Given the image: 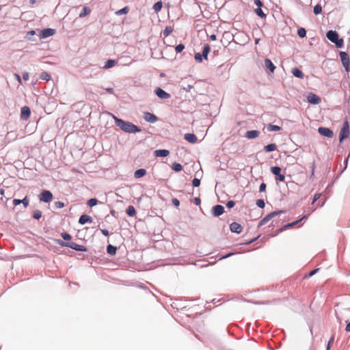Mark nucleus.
<instances>
[{"mask_svg": "<svg viewBox=\"0 0 350 350\" xmlns=\"http://www.w3.org/2000/svg\"><path fill=\"white\" fill-rule=\"evenodd\" d=\"M113 118L115 120L116 126H118L122 131L125 133H135L142 131L139 127L130 122L124 121L115 116H113Z\"/></svg>", "mask_w": 350, "mask_h": 350, "instance_id": "nucleus-1", "label": "nucleus"}, {"mask_svg": "<svg viewBox=\"0 0 350 350\" xmlns=\"http://www.w3.org/2000/svg\"><path fill=\"white\" fill-rule=\"evenodd\" d=\"M327 38L332 42L334 43L338 48H342L344 45L343 39H339L338 34L336 31L329 30L327 32Z\"/></svg>", "mask_w": 350, "mask_h": 350, "instance_id": "nucleus-2", "label": "nucleus"}, {"mask_svg": "<svg viewBox=\"0 0 350 350\" xmlns=\"http://www.w3.org/2000/svg\"><path fill=\"white\" fill-rule=\"evenodd\" d=\"M58 243L63 247H68L72 250H75L76 251L79 252H86L87 248L81 245H79L74 242H64L62 241H59Z\"/></svg>", "mask_w": 350, "mask_h": 350, "instance_id": "nucleus-3", "label": "nucleus"}, {"mask_svg": "<svg viewBox=\"0 0 350 350\" xmlns=\"http://www.w3.org/2000/svg\"><path fill=\"white\" fill-rule=\"evenodd\" d=\"M349 135V124L347 120L343 123L342 127L340 129L339 135V142L342 143Z\"/></svg>", "mask_w": 350, "mask_h": 350, "instance_id": "nucleus-4", "label": "nucleus"}, {"mask_svg": "<svg viewBox=\"0 0 350 350\" xmlns=\"http://www.w3.org/2000/svg\"><path fill=\"white\" fill-rule=\"evenodd\" d=\"M284 211H274L269 214H268L266 217H265L262 219L260 220V221L258 224V227H260L267 223H268L271 219H273L274 217L277 216L278 215L284 213Z\"/></svg>", "mask_w": 350, "mask_h": 350, "instance_id": "nucleus-5", "label": "nucleus"}, {"mask_svg": "<svg viewBox=\"0 0 350 350\" xmlns=\"http://www.w3.org/2000/svg\"><path fill=\"white\" fill-rule=\"evenodd\" d=\"M39 200L44 202H49L53 200V194L50 191L44 190L40 194Z\"/></svg>", "mask_w": 350, "mask_h": 350, "instance_id": "nucleus-6", "label": "nucleus"}, {"mask_svg": "<svg viewBox=\"0 0 350 350\" xmlns=\"http://www.w3.org/2000/svg\"><path fill=\"white\" fill-rule=\"evenodd\" d=\"M340 57L342 63V65L347 70H349L350 65V60L348 54L346 52H340Z\"/></svg>", "mask_w": 350, "mask_h": 350, "instance_id": "nucleus-7", "label": "nucleus"}, {"mask_svg": "<svg viewBox=\"0 0 350 350\" xmlns=\"http://www.w3.org/2000/svg\"><path fill=\"white\" fill-rule=\"evenodd\" d=\"M318 132L321 135L329 137V138H332L334 136L333 131L329 128L319 127L318 129Z\"/></svg>", "mask_w": 350, "mask_h": 350, "instance_id": "nucleus-8", "label": "nucleus"}, {"mask_svg": "<svg viewBox=\"0 0 350 350\" xmlns=\"http://www.w3.org/2000/svg\"><path fill=\"white\" fill-rule=\"evenodd\" d=\"M254 4L256 6H258V8L255 10V13L262 18H265L266 14L263 12V11L260 8L263 5L262 1L260 0H254Z\"/></svg>", "mask_w": 350, "mask_h": 350, "instance_id": "nucleus-9", "label": "nucleus"}, {"mask_svg": "<svg viewBox=\"0 0 350 350\" xmlns=\"http://www.w3.org/2000/svg\"><path fill=\"white\" fill-rule=\"evenodd\" d=\"M31 115L30 108L27 106H24L21 108V118L23 120H27Z\"/></svg>", "mask_w": 350, "mask_h": 350, "instance_id": "nucleus-10", "label": "nucleus"}, {"mask_svg": "<svg viewBox=\"0 0 350 350\" xmlns=\"http://www.w3.org/2000/svg\"><path fill=\"white\" fill-rule=\"evenodd\" d=\"M307 100L308 103H310L311 104L317 105V104L320 103L321 100L319 96H317L313 93H310L307 96Z\"/></svg>", "mask_w": 350, "mask_h": 350, "instance_id": "nucleus-11", "label": "nucleus"}, {"mask_svg": "<svg viewBox=\"0 0 350 350\" xmlns=\"http://www.w3.org/2000/svg\"><path fill=\"white\" fill-rule=\"evenodd\" d=\"M55 33V29L47 28L41 31L40 37V38H46L49 36H53Z\"/></svg>", "mask_w": 350, "mask_h": 350, "instance_id": "nucleus-12", "label": "nucleus"}, {"mask_svg": "<svg viewBox=\"0 0 350 350\" xmlns=\"http://www.w3.org/2000/svg\"><path fill=\"white\" fill-rule=\"evenodd\" d=\"M224 212V208L221 205H215L212 208V213L215 217L222 215Z\"/></svg>", "mask_w": 350, "mask_h": 350, "instance_id": "nucleus-13", "label": "nucleus"}, {"mask_svg": "<svg viewBox=\"0 0 350 350\" xmlns=\"http://www.w3.org/2000/svg\"><path fill=\"white\" fill-rule=\"evenodd\" d=\"M155 94L158 97L162 99H167L170 97V94L165 92L160 88H158L155 90Z\"/></svg>", "mask_w": 350, "mask_h": 350, "instance_id": "nucleus-14", "label": "nucleus"}, {"mask_svg": "<svg viewBox=\"0 0 350 350\" xmlns=\"http://www.w3.org/2000/svg\"><path fill=\"white\" fill-rule=\"evenodd\" d=\"M230 229L231 232H235L237 234H240L243 230V228H242L241 225L237 222L232 223L230 225Z\"/></svg>", "mask_w": 350, "mask_h": 350, "instance_id": "nucleus-15", "label": "nucleus"}, {"mask_svg": "<svg viewBox=\"0 0 350 350\" xmlns=\"http://www.w3.org/2000/svg\"><path fill=\"white\" fill-rule=\"evenodd\" d=\"M144 118L146 121L151 123H154L157 122L158 120L157 117L155 115L150 112H145L144 113Z\"/></svg>", "mask_w": 350, "mask_h": 350, "instance_id": "nucleus-16", "label": "nucleus"}, {"mask_svg": "<svg viewBox=\"0 0 350 350\" xmlns=\"http://www.w3.org/2000/svg\"><path fill=\"white\" fill-rule=\"evenodd\" d=\"M307 217H308L306 215H304L301 219H300L296 221L286 224L283 227H282L280 229H279L278 232H280L283 231L284 230L288 229L289 228H292V227L295 226L296 224H297L300 221H301L302 219H306Z\"/></svg>", "mask_w": 350, "mask_h": 350, "instance_id": "nucleus-17", "label": "nucleus"}, {"mask_svg": "<svg viewBox=\"0 0 350 350\" xmlns=\"http://www.w3.org/2000/svg\"><path fill=\"white\" fill-rule=\"evenodd\" d=\"M260 135V132L256 130L248 131L245 133V137L247 139H255Z\"/></svg>", "mask_w": 350, "mask_h": 350, "instance_id": "nucleus-18", "label": "nucleus"}, {"mask_svg": "<svg viewBox=\"0 0 350 350\" xmlns=\"http://www.w3.org/2000/svg\"><path fill=\"white\" fill-rule=\"evenodd\" d=\"M88 222H92V217L88 215H82L79 219V223L83 225Z\"/></svg>", "mask_w": 350, "mask_h": 350, "instance_id": "nucleus-19", "label": "nucleus"}, {"mask_svg": "<svg viewBox=\"0 0 350 350\" xmlns=\"http://www.w3.org/2000/svg\"><path fill=\"white\" fill-rule=\"evenodd\" d=\"M170 154L167 150H157L154 151V155L159 157H165Z\"/></svg>", "mask_w": 350, "mask_h": 350, "instance_id": "nucleus-20", "label": "nucleus"}, {"mask_svg": "<svg viewBox=\"0 0 350 350\" xmlns=\"http://www.w3.org/2000/svg\"><path fill=\"white\" fill-rule=\"evenodd\" d=\"M265 67L271 71V72H274V70L275 69V66H274V64L272 63V62L270 59H266L265 60Z\"/></svg>", "mask_w": 350, "mask_h": 350, "instance_id": "nucleus-21", "label": "nucleus"}, {"mask_svg": "<svg viewBox=\"0 0 350 350\" xmlns=\"http://www.w3.org/2000/svg\"><path fill=\"white\" fill-rule=\"evenodd\" d=\"M185 139L190 143H196L198 140L194 134L187 133L185 135Z\"/></svg>", "mask_w": 350, "mask_h": 350, "instance_id": "nucleus-22", "label": "nucleus"}, {"mask_svg": "<svg viewBox=\"0 0 350 350\" xmlns=\"http://www.w3.org/2000/svg\"><path fill=\"white\" fill-rule=\"evenodd\" d=\"M292 73L295 77L299 78V79H303L304 77V75L302 72V71L297 68H294L292 69Z\"/></svg>", "mask_w": 350, "mask_h": 350, "instance_id": "nucleus-23", "label": "nucleus"}, {"mask_svg": "<svg viewBox=\"0 0 350 350\" xmlns=\"http://www.w3.org/2000/svg\"><path fill=\"white\" fill-rule=\"evenodd\" d=\"M146 174V171L144 169H139L135 172L134 176L136 178L143 177Z\"/></svg>", "mask_w": 350, "mask_h": 350, "instance_id": "nucleus-24", "label": "nucleus"}, {"mask_svg": "<svg viewBox=\"0 0 350 350\" xmlns=\"http://www.w3.org/2000/svg\"><path fill=\"white\" fill-rule=\"evenodd\" d=\"M126 213L130 217H134L136 215V211L133 206H129L126 210Z\"/></svg>", "mask_w": 350, "mask_h": 350, "instance_id": "nucleus-25", "label": "nucleus"}, {"mask_svg": "<svg viewBox=\"0 0 350 350\" xmlns=\"http://www.w3.org/2000/svg\"><path fill=\"white\" fill-rule=\"evenodd\" d=\"M210 52V46L208 44H206L204 45V47H203V51H202V56L204 57V58L205 59H207L208 58V55Z\"/></svg>", "mask_w": 350, "mask_h": 350, "instance_id": "nucleus-26", "label": "nucleus"}, {"mask_svg": "<svg viewBox=\"0 0 350 350\" xmlns=\"http://www.w3.org/2000/svg\"><path fill=\"white\" fill-rule=\"evenodd\" d=\"M117 251V247L112 245H108L107 247V252L109 255H115Z\"/></svg>", "mask_w": 350, "mask_h": 350, "instance_id": "nucleus-27", "label": "nucleus"}, {"mask_svg": "<svg viewBox=\"0 0 350 350\" xmlns=\"http://www.w3.org/2000/svg\"><path fill=\"white\" fill-rule=\"evenodd\" d=\"M116 64V60H113V59H109L106 62L105 66H104V68L105 69H108V68H110L113 66H114Z\"/></svg>", "mask_w": 350, "mask_h": 350, "instance_id": "nucleus-28", "label": "nucleus"}, {"mask_svg": "<svg viewBox=\"0 0 350 350\" xmlns=\"http://www.w3.org/2000/svg\"><path fill=\"white\" fill-rule=\"evenodd\" d=\"M266 152H272L277 149V146L275 144H270L264 147Z\"/></svg>", "mask_w": 350, "mask_h": 350, "instance_id": "nucleus-29", "label": "nucleus"}, {"mask_svg": "<svg viewBox=\"0 0 350 350\" xmlns=\"http://www.w3.org/2000/svg\"><path fill=\"white\" fill-rule=\"evenodd\" d=\"M174 29L172 27L167 26L163 31V36L164 38L167 37L172 31Z\"/></svg>", "mask_w": 350, "mask_h": 350, "instance_id": "nucleus-30", "label": "nucleus"}, {"mask_svg": "<svg viewBox=\"0 0 350 350\" xmlns=\"http://www.w3.org/2000/svg\"><path fill=\"white\" fill-rule=\"evenodd\" d=\"M172 169L175 172H180L183 170V167L178 163H174L172 165Z\"/></svg>", "mask_w": 350, "mask_h": 350, "instance_id": "nucleus-31", "label": "nucleus"}, {"mask_svg": "<svg viewBox=\"0 0 350 350\" xmlns=\"http://www.w3.org/2000/svg\"><path fill=\"white\" fill-rule=\"evenodd\" d=\"M281 168L278 166H274L271 168V172L277 176L281 174Z\"/></svg>", "mask_w": 350, "mask_h": 350, "instance_id": "nucleus-32", "label": "nucleus"}, {"mask_svg": "<svg viewBox=\"0 0 350 350\" xmlns=\"http://www.w3.org/2000/svg\"><path fill=\"white\" fill-rule=\"evenodd\" d=\"M267 129L269 131H279L281 130V127L277 125L269 124Z\"/></svg>", "mask_w": 350, "mask_h": 350, "instance_id": "nucleus-33", "label": "nucleus"}, {"mask_svg": "<svg viewBox=\"0 0 350 350\" xmlns=\"http://www.w3.org/2000/svg\"><path fill=\"white\" fill-rule=\"evenodd\" d=\"M129 8L127 6H126L124 8L118 10L116 12V14L118 15V16L119 15H122V14H127L129 12Z\"/></svg>", "mask_w": 350, "mask_h": 350, "instance_id": "nucleus-34", "label": "nucleus"}, {"mask_svg": "<svg viewBox=\"0 0 350 350\" xmlns=\"http://www.w3.org/2000/svg\"><path fill=\"white\" fill-rule=\"evenodd\" d=\"M162 5H163L162 2L161 1H158L156 3H154V5L153 6V9L156 12H158L161 10Z\"/></svg>", "mask_w": 350, "mask_h": 350, "instance_id": "nucleus-35", "label": "nucleus"}, {"mask_svg": "<svg viewBox=\"0 0 350 350\" xmlns=\"http://www.w3.org/2000/svg\"><path fill=\"white\" fill-rule=\"evenodd\" d=\"M90 13V10L88 7H84L83 11L79 14V17L82 18Z\"/></svg>", "mask_w": 350, "mask_h": 350, "instance_id": "nucleus-36", "label": "nucleus"}, {"mask_svg": "<svg viewBox=\"0 0 350 350\" xmlns=\"http://www.w3.org/2000/svg\"><path fill=\"white\" fill-rule=\"evenodd\" d=\"M40 77L41 79L46 81H49L51 79L50 75L46 72H42Z\"/></svg>", "mask_w": 350, "mask_h": 350, "instance_id": "nucleus-37", "label": "nucleus"}, {"mask_svg": "<svg viewBox=\"0 0 350 350\" xmlns=\"http://www.w3.org/2000/svg\"><path fill=\"white\" fill-rule=\"evenodd\" d=\"M42 216V212L40 210H36L33 213V217L36 219H39Z\"/></svg>", "mask_w": 350, "mask_h": 350, "instance_id": "nucleus-38", "label": "nucleus"}, {"mask_svg": "<svg viewBox=\"0 0 350 350\" xmlns=\"http://www.w3.org/2000/svg\"><path fill=\"white\" fill-rule=\"evenodd\" d=\"M98 203V200L96 198H91L88 201V205L90 207H92L96 205Z\"/></svg>", "mask_w": 350, "mask_h": 350, "instance_id": "nucleus-39", "label": "nucleus"}, {"mask_svg": "<svg viewBox=\"0 0 350 350\" xmlns=\"http://www.w3.org/2000/svg\"><path fill=\"white\" fill-rule=\"evenodd\" d=\"M297 34L298 36L300 37V38H304L306 37V31L305 30V29L304 28H300L298 29L297 31Z\"/></svg>", "mask_w": 350, "mask_h": 350, "instance_id": "nucleus-40", "label": "nucleus"}, {"mask_svg": "<svg viewBox=\"0 0 350 350\" xmlns=\"http://www.w3.org/2000/svg\"><path fill=\"white\" fill-rule=\"evenodd\" d=\"M322 12V8L320 5H317L314 8V13L317 15Z\"/></svg>", "mask_w": 350, "mask_h": 350, "instance_id": "nucleus-41", "label": "nucleus"}, {"mask_svg": "<svg viewBox=\"0 0 350 350\" xmlns=\"http://www.w3.org/2000/svg\"><path fill=\"white\" fill-rule=\"evenodd\" d=\"M256 205L259 208H263L265 206V204L263 200L259 199L256 200Z\"/></svg>", "mask_w": 350, "mask_h": 350, "instance_id": "nucleus-42", "label": "nucleus"}, {"mask_svg": "<svg viewBox=\"0 0 350 350\" xmlns=\"http://www.w3.org/2000/svg\"><path fill=\"white\" fill-rule=\"evenodd\" d=\"M185 49V46L184 44H178L176 48H175V50L176 51V53H180L181 51H183V49Z\"/></svg>", "mask_w": 350, "mask_h": 350, "instance_id": "nucleus-43", "label": "nucleus"}, {"mask_svg": "<svg viewBox=\"0 0 350 350\" xmlns=\"http://www.w3.org/2000/svg\"><path fill=\"white\" fill-rule=\"evenodd\" d=\"M21 203L23 204V205L25 208L29 206V200L27 196H25L23 200H21Z\"/></svg>", "mask_w": 350, "mask_h": 350, "instance_id": "nucleus-44", "label": "nucleus"}, {"mask_svg": "<svg viewBox=\"0 0 350 350\" xmlns=\"http://www.w3.org/2000/svg\"><path fill=\"white\" fill-rule=\"evenodd\" d=\"M61 236H62V237L64 240H67V241H68V240H70V239H71V236H70L69 234L66 233V232H62V233L61 234Z\"/></svg>", "mask_w": 350, "mask_h": 350, "instance_id": "nucleus-45", "label": "nucleus"}, {"mask_svg": "<svg viewBox=\"0 0 350 350\" xmlns=\"http://www.w3.org/2000/svg\"><path fill=\"white\" fill-rule=\"evenodd\" d=\"M64 206H65L64 203L62 202H60V201L56 202L55 203V206L57 208H62L64 207Z\"/></svg>", "mask_w": 350, "mask_h": 350, "instance_id": "nucleus-46", "label": "nucleus"}, {"mask_svg": "<svg viewBox=\"0 0 350 350\" xmlns=\"http://www.w3.org/2000/svg\"><path fill=\"white\" fill-rule=\"evenodd\" d=\"M192 185L194 187H198L200 185V180L195 178L192 181Z\"/></svg>", "mask_w": 350, "mask_h": 350, "instance_id": "nucleus-47", "label": "nucleus"}, {"mask_svg": "<svg viewBox=\"0 0 350 350\" xmlns=\"http://www.w3.org/2000/svg\"><path fill=\"white\" fill-rule=\"evenodd\" d=\"M195 59L198 62H201L202 61V55L200 53H196Z\"/></svg>", "mask_w": 350, "mask_h": 350, "instance_id": "nucleus-48", "label": "nucleus"}, {"mask_svg": "<svg viewBox=\"0 0 350 350\" xmlns=\"http://www.w3.org/2000/svg\"><path fill=\"white\" fill-rule=\"evenodd\" d=\"M267 185L265 183H262L260 184L259 187L260 192H263L266 190Z\"/></svg>", "mask_w": 350, "mask_h": 350, "instance_id": "nucleus-49", "label": "nucleus"}, {"mask_svg": "<svg viewBox=\"0 0 350 350\" xmlns=\"http://www.w3.org/2000/svg\"><path fill=\"white\" fill-rule=\"evenodd\" d=\"M284 180H285V176H284V174H280V175H278L276 177V180H279L280 182H283V181H284Z\"/></svg>", "mask_w": 350, "mask_h": 350, "instance_id": "nucleus-50", "label": "nucleus"}, {"mask_svg": "<svg viewBox=\"0 0 350 350\" xmlns=\"http://www.w3.org/2000/svg\"><path fill=\"white\" fill-rule=\"evenodd\" d=\"M234 205H235V202L232 200L228 201L226 204V206L228 208H231L234 207Z\"/></svg>", "mask_w": 350, "mask_h": 350, "instance_id": "nucleus-51", "label": "nucleus"}, {"mask_svg": "<svg viewBox=\"0 0 350 350\" xmlns=\"http://www.w3.org/2000/svg\"><path fill=\"white\" fill-rule=\"evenodd\" d=\"M334 336L333 335L331 338L329 339V342H328V344H327V350H329L332 344L334 342Z\"/></svg>", "mask_w": 350, "mask_h": 350, "instance_id": "nucleus-52", "label": "nucleus"}, {"mask_svg": "<svg viewBox=\"0 0 350 350\" xmlns=\"http://www.w3.org/2000/svg\"><path fill=\"white\" fill-rule=\"evenodd\" d=\"M172 202V204L176 207H178L180 205V202L177 198H173Z\"/></svg>", "mask_w": 350, "mask_h": 350, "instance_id": "nucleus-53", "label": "nucleus"}, {"mask_svg": "<svg viewBox=\"0 0 350 350\" xmlns=\"http://www.w3.org/2000/svg\"><path fill=\"white\" fill-rule=\"evenodd\" d=\"M321 194L320 193H316L314 196V198H313V201L312 202V204H314L315 203V202L319 199V198L321 197Z\"/></svg>", "mask_w": 350, "mask_h": 350, "instance_id": "nucleus-54", "label": "nucleus"}, {"mask_svg": "<svg viewBox=\"0 0 350 350\" xmlns=\"http://www.w3.org/2000/svg\"><path fill=\"white\" fill-rule=\"evenodd\" d=\"M319 269H315L314 270H312V271H310L308 274V276H305V278H308V277H312V275H314Z\"/></svg>", "mask_w": 350, "mask_h": 350, "instance_id": "nucleus-55", "label": "nucleus"}, {"mask_svg": "<svg viewBox=\"0 0 350 350\" xmlns=\"http://www.w3.org/2000/svg\"><path fill=\"white\" fill-rule=\"evenodd\" d=\"M14 77L16 79V80L18 81V83L22 84V80H21L20 75L18 74H15Z\"/></svg>", "mask_w": 350, "mask_h": 350, "instance_id": "nucleus-56", "label": "nucleus"}, {"mask_svg": "<svg viewBox=\"0 0 350 350\" xmlns=\"http://www.w3.org/2000/svg\"><path fill=\"white\" fill-rule=\"evenodd\" d=\"M21 204V200H18V199H14L13 200V204L14 206H17L18 204Z\"/></svg>", "mask_w": 350, "mask_h": 350, "instance_id": "nucleus-57", "label": "nucleus"}, {"mask_svg": "<svg viewBox=\"0 0 350 350\" xmlns=\"http://www.w3.org/2000/svg\"><path fill=\"white\" fill-rule=\"evenodd\" d=\"M23 78L25 81H27L29 79V74L27 72L23 73Z\"/></svg>", "mask_w": 350, "mask_h": 350, "instance_id": "nucleus-58", "label": "nucleus"}, {"mask_svg": "<svg viewBox=\"0 0 350 350\" xmlns=\"http://www.w3.org/2000/svg\"><path fill=\"white\" fill-rule=\"evenodd\" d=\"M101 232H102V234H103V235H105V236H106V237H107V236H109V231H108L107 230H105V229H103V230H101Z\"/></svg>", "mask_w": 350, "mask_h": 350, "instance_id": "nucleus-59", "label": "nucleus"}, {"mask_svg": "<svg viewBox=\"0 0 350 350\" xmlns=\"http://www.w3.org/2000/svg\"><path fill=\"white\" fill-rule=\"evenodd\" d=\"M194 202H195L196 205H200V203H201V200H200V199L199 198H196L194 199Z\"/></svg>", "mask_w": 350, "mask_h": 350, "instance_id": "nucleus-60", "label": "nucleus"}, {"mask_svg": "<svg viewBox=\"0 0 350 350\" xmlns=\"http://www.w3.org/2000/svg\"><path fill=\"white\" fill-rule=\"evenodd\" d=\"M106 91L109 93V94H113L114 93V90L113 88H106Z\"/></svg>", "mask_w": 350, "mask_h": 350, "instance_id": "nucleus-61", "label": "nucleus"}, {"mask_svg": "<svg viewBox=\"0 0 350 350\" xmlns=\"http://www.w3.org/2000/svg\"><path fill=\"white\" fill-rule=\"evenodd\" d=\"M210 39H211V40H215L217 39V36H216V35H215V34L211 35V36H210Z\"/></svg>", "mask_w": 350, "mask_h": 350, "instance_id": "nucleus-62", "label": "nucleus"}, {"mask_svg": "<svg viewBox=\"0 0 350 350\" xmlns=\"http://www.w3.org/2000/svg\"><path fill=\"white\" fill-rule=\"evenodd\" d=\"M345 330L347 332H350V322L347 325Z\"/></svg>", "mask_w": 350, "mask_h": 350, "instance_id": "nucleus-63", "label": "nucleus"}, {"mask_svg": "<svg viewBox=\"0 0 350 350\" xmlns=\"http://www.w3.org/2000/svg\"><path fill=\"white\" fill-rule=\"evenodd\" d=\"M36 2V0H29V3L31 5H33V4H35Z\"/></svg>", "mask_w": 350, "mask_h": 350, "instance_id": "nucleus-64", "label": "nucleus"}]
</instances>
